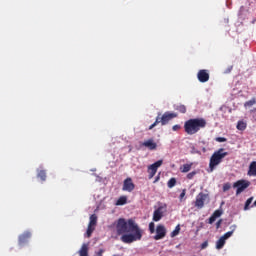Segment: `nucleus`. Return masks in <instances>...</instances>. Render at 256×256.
Wrapping results in <instances>:
<instances>
[{
    "label": "nucleus",
    "instance_id": "7c9ffc66",
    "mask_svg": "<svg viewBox=\"0 0 256 256\" xmlns=\"http://www.w3.org/2000/svg\"><path fill=\"white\" fill-rule=\"evenodd\" d=\"M149 231L150 233H155V223L153 222L149 223Z\"/></svg>",
    "mask_w": 256,
    "mask_h": 256
},
{
    "label": "nucleus",
    "instance_id": "f257e3e1",
    "mask_svg": "<svg viewBox=\"0 0 256 256\" xmlns=\"http://www.w3.org/2000/svg\"><path fill=\"white\" fill-rule=\"evenodd\" d=\"M115 227L112 237L113 239L121 237L122 243L131 244L143 239V230L139 228V225L133 219L125 220V218H119L115 223Z\"/></svg>",
    "mask_w": 256,
    "mask_h": 256
},
{
    "label": "nucleus",
    "instance_id": "f8f14e48",
    "mask_svg": "<svg viewBox=\"0 0 256 256\" xmlns=\"http://www.w3.org/2000/svg\"><path fill=\"white\" fill-rule=\"evenodd\" d=\"M29 239H31V232H24L19 236L18 244L23 247V245H27Z\"/></svg>",
    "mask_w": 256,
    "mask_h": 256
},
{
    "label": "nucleus",
    "instance_id": "7ed1b4c3",
    "mask_svg": "<svg viewBox=\"0 0 256 256\" xmlns=\"http://www.w3.org/2000/svg\"><path fill=\"white\" fill-rule=\"evenodd\" d=\"M227 155H229V152H225L224 148H220L212 154L209 162V169L211 173L215 171V167H217V165H219Z\"/></svg>",
    "mask_w": 256,
    "mask_h": 256
},
{
    "label": "nucleus",
    "instance_id": "c9c22d12",
    "mask_svg": "<svg viewBox=\"0 0 256 256\" xmlns=\"http://www.w3.org/2000/svg\"><path fill=\"white\" fill-rule=\"evenodd\" d=\"M103 253H105V250L100 249L98 252H96L97 256H103Z\"/></svg>",
    "mask_w": 256,
    "mask_h": 256
},
{
    "label": "nucleus",
    "instance_id": "ea45409f",
    "mask_svg": "<svg viewBox=\"0 0 256 256\" xmlns=\"http://www.w3.org/2000/svg\"><path fill=\"white\" fill-rule=\"evenodd\" d=\"M233 232L235 231V228L232 230Z\"/></svg>",
    "mask_w": 256,
    "mask_h": 256
},
{
    "label": "nucleus",
    "instance_id": "ddd939ff",
    "mask_svg": "<svg viewBox=\"0 0 256 256\" xmlns=\"http://www.w3.org/2000/svg\"><path fill=\"white\" fill-rule=\"evenodd\" d=\"M142 146L146 147V149H149L150 151H155V149H157V144H156L155 140H153V138L145 140L142 143Z\"/></svg>",
    "mask_w": 256,
    "mask_h": 256
},
{
    "label": "nucleus",
    "instance_id": "a878e982",
    "mask_svg": "<svg viewBox=\"0 0 256 256\" xmlns=\"http://www.w3.org/2000/svg\"><path fill=\"white\" fill-rule=\"evenodd\" d=\"M93 231H95V227L88 225V228H87V231H86V237H88V238L91 237V235H93Z\"/></svg>",
    "mask_w": 256,
    "mask_h": 256
},
{
    "label": "nucleus",
    "instance_id": "4c0bfd02",
    "mask_svg": "<svg viewBox=\"0 0 256 256\" xmlns=\"http://www.w3.org/2000/svg\"><path fill=\"white\" fill-rule=\"evenodd\" d=\"M207 242H204L203 244H202V249H205V247H207Z\"/></svg>",
    "mask_w": 256,
    "mask_h": 256
},
{
    "label": "nucleus",
    "instance_id": "f3484780",
    "mask_svg": "<svg viewBox=\"0 0 256 256\" xmlns=\"http://www.w3.org/2000/svg\"><path fill=\"white\" fill-rule=\"evenodd\" d=\"M248 175L250 177H256V161H253L249 165Z\"/></svg>",
    "mask_w": 256,
    "mask_h": 256
},
{
    "label": "nucleus",
    "instance_id": "58836bf2",
    "mask_svg": "<svg viewBox=\"0 0 256 256\" xmlns=\"http://www.w3.org/2000/svg\"><path fill=\"white\" fill-rule=\"evenodd\" d=\"M252 207H256V201L253 203Z\"/></svg>",
    "mask_w": 256,
    "mask_h": 256
},
{
    "label": "nucleus",
    "instance_id": "f03ea898",
    "mask_svg": "<svg viewBox=\"0 0 256 256\" xmlns=\"http://www.w3.org/2000/svg\"><path fill=\"white\" fill-rule=\"evenodd\" d=\"M207 127V120L205 118H192L184 123V130L187 135H195L199 133L201 129Z\"/></svg>",
    "mask_w": 256,
    "mask_h": 256
},
{
    "label": "nucleus",
    "instance_id": "423d86ee",
    "mask_svg": "<svg viewBox=\"0 0 256 256\" xmlns=\"http://www.w3.org/2000/svg\"><path fill=\"white\" fill-rule=\"evenodd\" d=\"M207 199H209V194L200 192L196 196L195 207H197V209H203V207H205V201H207Z\"/></svg>",
    "mask_w": 256,
    "mask_h": 256
},
{
    "label": "nucleus",
    "instance_id": "393cba45",
    "mask_svg": "<svg viewBox=\"0 0 256 256\" xmlns=\"http://www.w3.org/2000/svg\"><path fill=\"white\" fill-rule=\"evenodd\" d=\"M181 231V226L177 225L175 229L171 232V237H177Z\"/></svg>",
    "mask_w": 256,
    "mask_h": 256
},
{
    "label": "nucleus",
    "instance_id": "2f4dec72",
    "mask_svg": "<svg viewBox=\"0 0 256 256\" xmlns=\"http://www.w3.org/2000/svg\"><path fill=\"white\" fill-rule=\"evenodd\" d=\"M197 175V171H192L187 174V179H193Z\"/></svg>",
    "mask_w": 256,
    "mask_h": 256
},
{
    "label": "nucleus",
    "instance_id": "39448f33",
    "mask_svg": "<svg viewBox=\"0 0 256 256\" xmlns=\"http://www.w3.org/2000/svg\"><path fill=\"white\" fill-rule=\"evenodd\" d=\"M251 185V182L247 180H238L233 184L234 189L236 190V195H241L245 189H247Z\"/></svg>",
    "mask_w": 256,
    "mask_h": 256
},
{
    "label": "nucleus",
    "instance_id": "dca6fc26",
    "mask_svg": "<svg viewBox=\"0 0 256 256\" xmlns=\"http://www.w3.org/2000/svg\"><path fill=\"white\" fill-rule=\"evenodd\" d=\"M79 256H89V244H82L80 250L78 251Z\"/></svg>",
    "mask_w": 256,
    "mask_h": 256
},
{
    "label": "nucleus",
    "instance_id": "cd10ccee",
    "mask_svg": "<svg viewBox=\"0 0 256 256\" xmlns=\"http://www.w3.org/2000/svg\"><path fill=\"white\" fill-rule=\"evenodd\" d=\"M255 103H256V99L252 98L251 100L245 102L244 106L245 107H253V105H255Z\"/></svg>",
    "mask_w": 256,
    "mask_h": 256
},
{
    "label": "nucleus",
    "instance_id": "2eb2a0df",
    "mask_svg": "<svg viewBox=\"0 0 256 256\" xmlns=\"http://www.w3.org/2000/svg\"><path fill=\"white\" fill-rule=\"evenodd\" d=\"M221 215H223V211L215 210L214 213L210 216L208 223L213 225V223H215V221L218 219V217H221Z\"/></svg>",
    "mask_w": 256,
    "mask_h": 256
},
{
    "label": "nucleus",
    "instance_id": "72a5a7b5",
    "mask_svg": "<svg viewBox=\"0 0 256 256\" xmlns=\"http://www.w3.org/2000/svg\"><path fill=\"white\" fill-rule=\"evenodd\" d=\"M179 129H181V125L176 124L172 127V131H179Z\"/></svg>",
    "mask_w": 256,
    "mask_h": 256
},
{
    "label": "nucleus",
    "instance_id": "9d476101",
    "mask_svg": "<svg viewBox=\"0 0 256 256\" xmlns=\"http://www.w3.org/2000/svg\"><path fill=\"white\" fill-rule=\"evenodd\" d=\"M233 236V230L226 232L223 236L220 237V239L216 242V249H223L225 247V241L229 239V237Z\"/></svg>",
    "mask_w": 256,
    "mask_h": 256
},
{
    "label": "nucleus",
    "instance_id": "473e14b6",
    "mask_svg": "<svg viewBox=\"0 0 256 256\" xmlns=\"http://www.w3.org/2000/svg\"><path fill=\"white\" fill-rule=\"evenodd\" d=\"M186 193H187V190L183 189L180 196H179L180 201H183V199H185Z\"/></svg>",
    "mask_w": 256,
    "mask_h": 256
},
{
    "label": "nucleus",
    "instance_id": "e433bc0d",
    "mask_svg": "<svg viewBox=\"0 0 256 256\" xmlns=\"http://www.w3.org/2000/svg\"><path fill=\"white\" fill-rule=\"evenodd\" d=\"M159 179H161V173H159V174L156 176V178H155V180H154V183L159 182Z\"/></svg>",
    "mask_w": 256,
    "mask_h": 256
},
{
    "label": "nucleus",
    "instance_id": "0eeeda50",
    "mask_svg": "<svg viewBox=\"0 0 256 256\" xmlns=\"http://www.w3.org/2000/svg\"><path fill=\"white\" fill-rule=\"evenodd\" d=\"M163 165V160H158L155 163L148 166V179H151L154 175L157 174L159 167Z\"/></svg>",
    "mask_w": 256,
    "mask_h": 256
},
{
    "label": "nucleus",
    "instance_id": "20e7f679",
    "mask_svg": "<svg viewBox=\"0 0 256 256\" xmlns=\"http://www.w3.org/2000/svg\"><path fill=\"white\" fill-rule=\"evenodd\" d=\"M175 117H177V113L165 112L162 116H161V114H158L155 122L149 126V130L157 127V125H159V123H161L162 126L167 125L169 123V121L175 119Z\"/></svg>",
    "mask_w": 256,
    "mask_h": 256
},
{
    "label": "nucleus",
    "instance_id": "4468645a",
    "mask_svg": "<svg viewBox=\"0 0 256 256\" xmlns=\"http://www.w3.org/2000/svg\"><path fill=\"white\" fill-rule=\"evenodd\" d=\"M163 219V206H159L153 213V221H161Z\"/></svg>",
    "mask_w": 256,
    "mask_h": 256
},
{
    "label": "nucleus",
    "instance_id": "f704fd0d",
    "mask_svg": "<svg viewBox=\"0 0 256 256\" xmlns=\"http://www.w3.org/2000/svg\"><path fill=\"white\" fill-rule=\"evenodd\" d=\"M221 223H223V220H222V219H220V220L217 221V223H216V229H219V227H221Z\"/></svg>",
    "mask_w": 256,
    "mask_h": 256
},
{
    "label": "nucleus",
    "instance_id": "5701e85b",
    "mask_svg": "<svg viewBox=\"0 0 256 256\" xmlns=\"http://www.w3.org/2000/svg\"><path fill=\"white\" fill-rule=\"evenodd\" d=\"M176 111H179V113H187V107L183 104L175 106Z\"/></svg>",
    "mask_w": 256,
    "mask_h": 256
},
{
    "label": "nucleus",
    "instance_id": "c756f323",
    "mask_svg": "<svg viewBox=\"0 0 256 256\" xmlns=\"http://www.w3.org/2000/svg\"><path fill=\"white\" fill-rule=\"evenodd\" d=\"M229 189H231V183H225L223 185V192L226 193V191H229Z\"/></svg>",
    "mask_w": 256,
    "mask_h": 256
},
{
    "label": "nucleus",
    "instance_id": "412c9836",
    "mask_svg": "<svg viewBox=\"0 0 256 256\" xmlns=\"http://www.w3.org/2000/svg\"><path fill=\"white\" fill-rule=\"evenodd\" d=\"M90 227H95V225H97V215L92 214L90 216V222L88 224Z\"/></svg>",
    "mask_w": 256,
    "mask_h": 256
},
{
    "label": "nucleus",
    "instance_id": "4be33fe9",
    "mask_svg": "<svg viewBox=\"0 0 256 256\" xmlns=\"http://www.w3.org/2000/svg\"><path fill=\"white\" fill-rule=\"evenodd\" d=\"M127 204V196H120L116 202V205H126Z\"/></svg>",
    "mask_w": 256,
    "mask_h": 256
},
{
    "label": "nucleus",
    "instance_id": "aec40b11",
    "mask_svg": "<svg viewBox=\"0 0 256 256\" xmlns=\"http://www.w3.org/2000/svg\"><path fill=\"white\" fill-rule=\"evenodd\" d=\"M37 177L41 179V181H46L47 179V172L45 170L38 171Z\"/></svg>",
    "mask_w": 256,
    "mask_h": 256
},
{
    "label": "nucleus",
    "instance_id": "c85d7f7f",
    "mask_svg": "<svg viewBox=\"0 0 256 256\" xmlns=\"http://www.w3.org/2000/svg\"><path fill=\"white\" fill-rule=\"evenodd\" d=\"M215 141H217V143H225V142H227V138H225V137H216Z\"/></svg>",
    "mask_w": 256,
    "mask_h": 256
},
{
    "label": "nucleus",
    "instance_id": "a211bd4d",
    "mask_svg": "<svg viewBox=\"0 0 256 256\" xmlns=\"http://www.w3.org/2000/svg\"><path fill=\"white\" fill-rule=\"evenodd\" d=\"M191 167H193V164H183L180 171L181 173H189V171H191Z\"/></svg>",
    "mask_w": 256,
    "mask_h": 256
},
{
    "label": "nucleus",
    "instance_id": "bb28decb",
    "mask_svg": "<svg viewBox=\"0 0 256 256\" xmlns=\"http://www.w3.org/2000/svg\"><path fill=\"white\" fill-rule=\"evenodd\" d=\"M251 203H253V197H250L246 200L245 205H244V211H248L249 205H251Z\"/></svg>",
    "mask_w": 256,
    "mask_h": 256
},
{
    "label": "nucleus",
    "instance_id": "b1692460",
    "mask_svg": "<svg viewBox=\"0 0 256 256\" xmlns=\"http://www.w3.org/2000/svg\"><path fill=\"white\" fill-rule=\"evenodd\" d=\"M167 185H168V188H169V189H173V187H175V185H177V179L171 178V179L168 181Z\"/></svg>",
    "mask_w": 256,
    "mask_h": 256
},
{
    "label": "nucleus",
    "instance_id": "1a4fd4ad",
    "mask_svg": "<svg viewBox=\"0 0 256 256\" xmlns=\"http://www.w3.org/2000/svg\"><path fill=\"white\" fill-rule=\"evenodd\" d=\"M167 235V229L162 224H159L156 227V235L153 237L155 241H160V239H164Z\"/></svg>",
    "mask_w": 256,
    "mask_h": 256
},
{
    "label": "nucleus",
    "instance_id": "9b49d317",
    "mask_svg": "<svg viewBox=\"0 0 256 256\" xmlns=\"http://www.w3.org/2000/svg\"><path fill=\"white\" fill-rule=\"evenodd\" d=\"M197 79L200 83H207V81H209V70H199L197 73Z\"/></svg>",
    "mask_w": 256,
    "mask_h": 256
},
{
    "label": "nucleus",
    "instance_id": "6ab92c4d",
    "mask_svg": "<svg viewBox=\"0 0 256 256\" xmlns=\"http://www.w3.org/2000/svg\"><path fill=\"white\" fill-rule=\"evenodd\" d=\"M236 127H237L238 131H245V129H247V123H245L243 121H238Z\"/></svg>",
    "mask_w": 256,
    "mask_h": 256
},
{
    "label": "nucleus",
    "instance_id": "6e6552de",
    "mask_svg": "<svg viewBox=\"0 0 256 256\" xmlns=\"http://www.w3.org/2000/svg\"><path fill=\"white\" fill-rule=\"evenodd\" d=\"M122 191H127L128 193L135 191V183H133V179H131V177H128L124 180Z\"/></svg>",
    "mask_w": 256,
    "mask_h": 256
}]
</instances>
